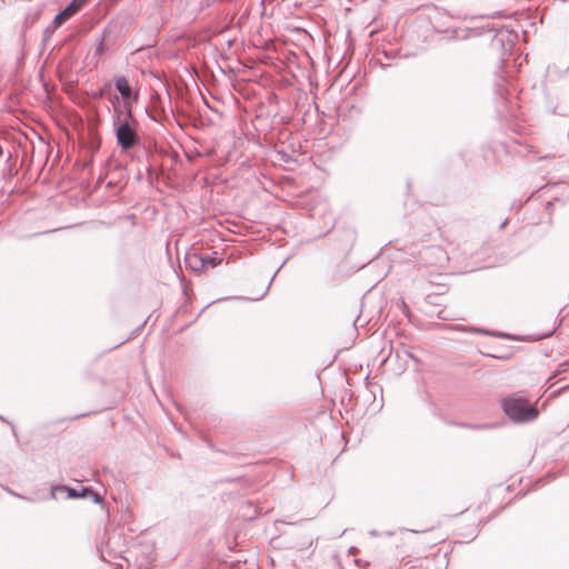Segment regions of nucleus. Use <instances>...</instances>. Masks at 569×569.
<instances>
[{"instance_id": "1", "label": "nucleus", "mask_w": 569, "mask_h": 569, "mask_svg": "<svg viewBox=\"0 0 569 569\" xmlns=\"http://www.w3.org/2000/svg\"><path fill=\"white\" fill-rule=\"evenodd\" d=\"M134 122L130 102L113 103L112 126L117 138V143L122 150H129L139 142L138 133L132 126Z\"/></svg>"}, {"instance_id": "2", "label": "nucleus", "mask_w": 569, "mask_h": 569, "mask_svg": "<svg viewBox=\"0 0 569 569\" xmlns=\"http://www.w3.org/2000/svg\"><path fill=\"white\" fill-rule=\"evenodd\" d=\"M502 409L510 420L517 423L531 422L537 419L539 411L536 407L517 395L502 399Z\"/></svg>"}, {"instance_id": "3", "label": "nucleus", "mask_w": 569, "mask_h": 569, "mask_svg": "<svg viewBox=\"0 0 569 569\" xmlns=\"http://www.w3.org/2000/svg\"><path fill=\"white\" fill-rule=\"evenodd\" d=\"M86 1L87 0H72L61 12L54 17L53 23L57 27L61 26L77 13L83 7Z\"/></svg>"}, {"instance_id": "4", "label": "nucleus", "mask_w": 569, "mask_h": 569, "mask_svg": "<svg viewBox=\"0 0 569 569\" xmlns=\"http://www.w3.org/2000/svg\"><path fill=\"white\" fill-rule=\"evenodd\" d=\"M114 86L123 99L122 102H129L128 100L132 94V90L128 80L123 76H118L114 78Z\"/></svg>"}, {"instance_id": "5", "label": "nucleus", "mask_w": 569, "mask_h": 569, "mask_svg": "<svg viewBox=\"0 0 569 569\" xmlns=\"http://www.w3.org/2000/svg\"><path fill=\"white\" fill-rule=\"evenodd\" d=\"M186 263L193 271H202V270H204L203 254H200V253H197V252L189 253L186 257Z\"/></svg>"}, {"instance_id": "6", "label": "nucleus", "mask_w": 569, "mask_h": 569, "mask_svg": "<svg viewBox=\"0 0 569 569\" xmlns=\"http://www.w3.org/2000/svg\"><path fill=\"white\" fill-rule=\"evenodd\" d=\"M56 490L67 491L69 498H82V497L88 496V492H89L88 488H82L81 491H78L74 488H69V487H66V486L57 487Z\"/></svg>"}, {"instance_id": "7", "label": "nucleus", "mask_w": 569, "mask_h": 569, "mask_svg": "<svg viewBox=\"0 0 569 569\" xmlns=\"http://www.w3.org/2000/svg\"><path fill=\"white\" fill-rule=\"evenodd\" d=\"M459 330L467 331V332H475V333H479V335H486V336L507 337L506 335H502V333H496V332H491L486 329H478V328L460 327Z\"/></svg>"}, {"instance_id": "8", "label": "nucleus", "mask_w": 569, "mask_h": 569, "mask_svg": "<svg viewBox=\"0 0 569 569\" xmlns=\"http://www.w3.org/2000/svg\"><path fill=\"white\" fill-rule=\"evenodd\" d=\"M203 259H204V269H208V268H214L217 267L218 264L221 263V259L219 258H216V257H212V256H209V254H203Z\"/></svg>"}, {"instance_id": "9", "label": "nucleus", "mask_w": 569, "mask_h": 569, "mask_svg": "<svg viewBox=\"0 0 569 569\" xmlns=\"http://www.w3.org/2000/svg\"><path fill=\"white\" fill-rule=\"evenodd\" d=\"M88 496H91L92 497V500L96 502V503H100L102 501L101 497L99 493L92 491L89 489V492H88Z\"/></svg>"}]
</instances>
